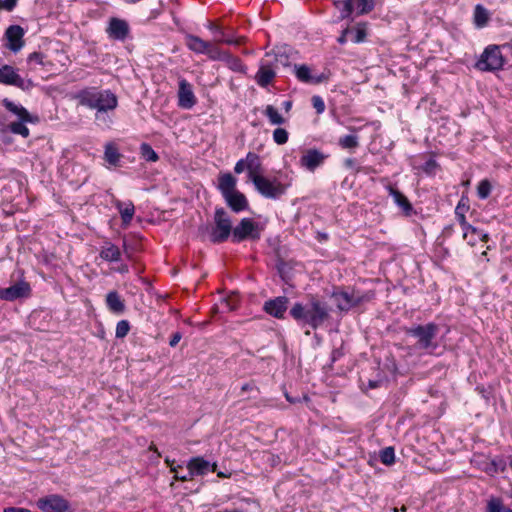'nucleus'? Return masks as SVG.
Wrapping results in <instances>:
<instances>
[{
    "label": "nucleus",
    "instance_id": "nucleus-8",
    "mask_svg": "<svg viewBox=\"0 0 512 512\" xmlns=\"http://www.w3.org/2000/svg\"><path fill=\"white\" fill-rule=\"evenodd\" d=\"M261 238V229L259 224L252 218H242L240 222L233 227L231 242L239 244L246 240L258 241Z\"/></svg>",
    "mask_w": 512,
    "mask_h": 512
},
{
    "label": "nucleus",
    "instance_id": "nucleus-35",
    "mask_svg": "<svg viewBox=\"0 0 512 512\" xmlns=\"http://www.w3.org/2000/svg\"><path fill=\"white\" fill-rule=\"evenodd\" d=\"M489 21V12L481 4H477L474 9V24L478 28L485 27Z\"/></svg>",
    "mask_w": 512,
    "mask_h": 512
},
{
    "label": "nucleus",
    "instance_id": "nucleus-27",
    "mask_svg": "<svg viewBox=\"0 0 512 512\" xmlns=\"http://www.w3.org/2000/svg\"><path fill=\"white\" fill-rule=\"evenodd\" d=\"M246 168L248 170V178L253 182V177H261L262 164L258 154L248 152L246 155Z\"/></svg>",
    "mask_w": 512,
    "mask_h": 512
},
{
    "label": "nucleus",
    "instance_id": "nucleus-11",
    "mask_svg": "<svg viewBox=\"0 0 512 512\" xmlns=\"http://www.w3.org/2000/svg\"><path fill=\"white\" fill-rule=\"evenodd\" d=\"M0 83L23 91H30L35 86L31 79H24L13 66L7 64L0 67Z\"/></svg>",
    "mask_w": 512,
    "mask_h": 512
},
{
    "label": "nucleus",
    "instance_id": "nucleus-29",
    "mask_svg": "<svg viewBox=\"0 0 512 512\" xmlns=\"http://www.w3.org/2000/svg\"><path fill=\"white\" fill-rule=\"evenodd\" d=\"M216 37L217 42L234 46H239L246 41V37L244 36L236 37L233 29L222 28L221 32H219Z\"/></svg>",
    "mask_w": 512,
    "mask_h": 512
},
{
    "label": "nucleus",
    "instance_id": "nucleus-46",
    "mask_svg": "<svg viewBox=\"0 0 512 512\" xmlns=\"http://www.w3.org/2000/svg\"><path fill=\"white\" fill-rule=\"evenodd\" d=\"M375 7V0H358L357 14L364 15L370 13Z\"/></svg>",
    "mask_w": 512,
    "mask_h": 512
},
{
    "label": "nucleus",
    "instance_id": "nucleus-10",
    "mask_svg": "<svg viewBox=\"0 0 512 512\" xmlns=\"http://www.w3.org/2000/svg\"><path fill=\"white\" fill-rule=\"evenodd\" d=\"M293 73L299 82L309 85L326 83L331 76L329 69H325L320 74H316L313 73L312 68L307 64H294Z\"/></svg>",
    "mask_w": 512,
    "mask_h": 512
},
{
    "label": "nucleus",
    "instance_id": "nucleus-39",
    "mask_svg": "<svg viewBox=\"0 0 512 512\" xmlns=\"http://www.w3.org/2000/svg\"><path fill=\"white\" fill-rule=\"evenodd\" d=\"M354 0H333V5L340 9V19H346L350 17L354 10Z\"/></svg>",
    "mask_w": 512,
    "mask_h": 512
},
{
    "label": "nucleus",
    "instance_id": "nucleus-40",
    "mask_svg": "<svg viewBox=\"0 0 512 512\" xmlns=\"http://www.w3.org/2000/svg\"><path fill=\"white\" fill-rule=\"evenodd\" d=\"M486 512H512V509L505 506L501 498L492 497L487 502Z\"/></svg>",
    "mask_w": 512,
    "mask_h": 512
},
{
    "label": "nucleus",
    "instance_id": "nucleus-42",
    "mask_svg": "<svg viewBox=\"0 0 512 512\" xmlns=\"http://www.w3.org/2000/svg\"><path fill=\"white\" fill-rule=\"evenodd\" d=\"M507 469V462L501 456L495 457L491 460L489 467L486 468L488 474H496L504 472Z\"/></svg>",
    "mask_w": 512,
    "mask_h": 512
},
{
    "label": "nucleus",
    "instance_id": "nucleus-47",
    "mask_svg": "<svg viewBox=\"0 0 512 512\" xmlns=\"http://www.w3.org/2000/svg\"><path fill=\"white\" fill-rule=\"evenodd\" d=\"M228 54V51H222L217 47H212L210 44V48H208V52H206V55L209 57V59L213 61H223L226 58V55Z\"/></svg>",
    "mask_w": 512,
    "mask_h": 512
},
{
    "label": "nucleus",
    "instance_id": "nucleus-23",
    "mask_svg": "<svg viewBox=\"0 0 512 512\" xmlns=\"http://www.w3.org/2000/svg\"><path fill=\"white\" fill-rule=\"evenodd\" d=\"M223 198L227 206L235 213H240L249 208V202L246 196L238 190Z\"/></svg>",
    "mask_w": 512,
    "mask_h": 512
},
{
    "label": "nucleus",
    "instance_id": "nucleus-45",
    "mask_svg": "<svg viewBox=\"0 0 512 512\" xmlns=\"http://www.w3.org/2000/svg\"><path fill=\"white\" fill-rule=\"evenodd\" d=\"M380 461L385 465H391L395 462L394 448L389 446L382 449L379 453Z\"/></svg>",
    "mask_w": 512,
    "mask_h": 512
},
{
    "label": "nucleus",
    "instance_id": "nucleus-62",
    "mask_svg": "<svg viewBox=\"0 0 512 512\" xmlns=\"http://www.w3.org/2000/svg\"><path fill=\"white\" fill-rule=\"evenodd\" d=\"M116 271L120 274H127L129 272V266L125 263H122L116 268Z\"/></svg>",
    "mask_w": 512,
    "mask_h": 512
},
{
    "label": "nucleus",
    "instance_id": "nucleus-25",
    "mask_svg": "<svg viewBox=\"0 0 512 512\" xmlns=\"http://www.w3.org/2000/svg\"><path fill=\"white\" fill-rule=\"evenodd\" d=\"M105 302L108 310L115 315H121L126 310L125 302L116 290L107 293Z\"/></svg>",
    "mask_w": 512,
    "mask_h": 512
},
{
    "label": "nucleus",
    "instance_id": "nucleus-20",
    "mask_svg": "<svg viewBox=\"0 0 512 512\" xmlns=\"http://www.w3.org/2000/svg\"><path fill=\"white\" fill-rule=\"evenodd\" d=\"M386 189L393 198L394 203L402 210L404 216L410 217L416 213L409 199L395 185L388 184Z\"/></svg>",
    "mask_w": 512,
    "mask_h": 512
},
{
    "label": "nucleus",
    "instance_id": "nucleus-7",
    "mask_svg": "<svg viewBox=\"0 0 512 512\" xmlns=\"http://www.w3.org/2000/svg\"><path fill=\"white\" fill-rule=\"evenodd\" d=\"M501 45H488L475 63V69L482 72H495L502 70L505 58L500 49Z\"/></svg>",
    "mask_w": 512,
    "mask_h": 512
},
{
    "label": "nucleus",
    "instance_id": "nucleus-14",
    "mask_svg": "<svg viewBox=\"0 0 512 512\" xmlns=\"http://www.w3.org/2000/svg\"><path fill=\"white\" fill-rule=\"evenodd\" d=\"M297 51H295L289 45L276 46L271 52H267L265 57L269 58L273 56L274 66L277 64L283 67H290L291 61L296 59Z\"/></svg>",
    "mask_w": 512,
    "mask_h": 512
},
{
    "label": "nucleus",
    "instance_id": "nucleus-18",
    "mask_svg": "<svg viewBox=\"0 0 512 512\" xmlns=\"http://www.w3.org/2000/svg\"><path fill=\"white\" fill-rule=\"evenodd\" d=\"M274 67V62L272 61L267 59L260 61L259 69L255 75V81L260 87L266 88L272 83L276 77V71Z\"/></svg>",
    "mask_w": 512,
    "mask_h": 512
},
{
    "label": "nucleus",
    "instance_id": "nucleus-55",
    "mask_svg": "<svg viewBox=\"0 0 512 512\" xmlns=\"http://www.w3.org/2000/svg\"><path fill=\"white\" fill-rule=\"evenodd\" d=\"M353 33V30L350 29V27H347L345 28L342 32H341V35L337 38V42L341 45H344L346 42H347V36L349 34H352Z\"/></svg>",
    "mask_w": 512,
    "mask_h": 512
},
{
    "label": "nucleus",
    "instance_id": "nucleus-33",
    "mask_svg": "<svg viewBox=\"0 0 512 512\" xmlns=\"http://www.w3.org/2000/svg\"><path fill=\"white\" fill-rule=\"evenodd\" d=\"M353 30L351 35L352 42L359 44L366 41L368 36V22H358L355 26L350 27Z\"/></svg>",
    "mask_w": 512,
    "mask_h": 512
},
{
    "label": "nucleus",
    "instance_id": "nucleus-21",
    "mask_svg": "<svg viewBox=\"0 0 512 512\" xmlns=\"http://www.w3.org/2000/svg\"><path fill=\"white\" fill-rule=\"evenodd\" d=\"M187 469L190 470L194 476H203L208 472H215L217 469V464L210 463L203 457L197 456L191 458L188 461Z\"/></svg>",
    "mask_w": 512,
    "mask_h": 512
},
{
    "label": "nucleus",
    "instance_id": "nucleus-56",
    "mask_svg": "<svg viewBox=\"0 0 512 512\" xmlns=\"http://www.w3.org/2000/svg\"><path fill=\"white\" fill-rule=\"evenodd\" d=\"M174 473H175L174 479L181 481V482L192 480L194 477V475L192 474V472L190 470H188V472L183 475H179L177 472H174Z\"/></svg>",
    "mask_w": 512,
    "mask_h": 512
},
{
    "label": "nucleus",
    "instance_id": "nucleus-24",
    "mask_svg": "<svg viewBox=\"0 0 512 512\" xmlns=\"http://www.w3.org/2000/svg\"><path fill=\"white\" fill-rule=\"evenodd\" d=\"M99 257L106 262H119L122 257L121 249L109 240L103 242Z\"/></svg>",
    "mask_w": 512,
    "mask_h": 512
},
{
    "label": "nucleus",
    "instance_id": "nucleus-37",
    "mask_svg": "<svg viewBox=\"0 0 512 512\" xmlns=\"http://www.w3.org/2000/svg\"><path fill=\"white\" fill-rule=\"evenodd\" d=\"M338 145L345 150H355L359 147V136L356 134L341 136L338 139Z\"/></svg>",
    "mask_w": 512,
    "mask_h": 512
},
{
    "label": "nucleus",
    "instance_id": "nucleus-49",
    "mask_svg": "<svg viewBox=\"0 0 512 512\" xmlns=\"http://www.w3.org/2000/svg\"><path fill=\"white\" fill-rule=\"evenodd\" d=\"M288 138H289V133L284 128L279 127L273 131V140L278 145H283V144L287 143Z\"/></svg>",
    "mask_w": 512,
    "mask_h": 512
},
{
    "label": "nucleus",
    "instance_id": "nucleus-54",
    "mask_svg": "<svg viewBox=\"0 0 512 512\" xmlns=\"http://www.w3.org/2000/svg\"><path fill=\"white\" fill-rule=\"evenodd\" d=\"M18 0H0V8L6 11H13L17 6Z\"/></svg>",
    "mask_w": 512,
    "mask_h": 512
},
{
    "label": "nucleus",
    "instance_id": "nucleus-38",
    "mask_svg": "<svg viewBox=\"0 0 512 512\" xmlns=\"http://www.w3.org/2000/svg\"><path fill=\"white\" fill-rule=\"evenodd\" d=\"M263 113L267 116L272 125H283L286 123V119L279 114L278 110L273 105H267Z\"/></svg>",
    "mask_w": 512,
    "mask_h": 512
},
{
    "label": "nucleus",
    "instance_id": "nucleus-58",
    "mask_svg": "<svg viewBox=\"0 0 512 512\" xmlns=\"http://www.w3.org/2000/svg\"><path fill=\"white\" fill-rule=\"evenodd\" d=\"M181 338H182L181 332L177 331V332L173 333L171 335V338H170V341H169V345L171 347H176L177 344L180 342Z\"/></svg>",
    "mask_w": 512,
    "mask_h": 512
},
{
    "label": "nucleus",
    "instance_id": "nucleus-5",
    "mask_svg": "<svg viewBox=\"0 0 512 512\" xmlns=\"http://www.w3.org/2000/svg\"><path fill=\"white\" fill-rule=\"evenodd\" d=\"M2 105L5 109L18 117V121L11 122L8 124L7 129L16 135H21L23 138H27L30 134L26 123H37L39 117L32 115L28 110L20 104H16L13 101L5 98L2 100Z\"/></svg>",
    "mask_w": 512,
    "mask_h": 512
},
{
    "label": "nucleus",
    "instance_id": "nucleus-6",
    "mask_svg": "<svg viewBox=\"0 0 512 512\" xmlns=\"http://www.w3.org/2000/svg\"><path fill=\"white\" fill-rule=\"evenodd\" d=\"M330 297L334 299L336 307L339 311L348 312L354 307H357L366 302H370L372 299H374L375 292L370 290L365 293H360L354 289L349 292L348 290L336 287L330 294Z\"/></svg>",
    "mask_w": 512,
    "mask_h": 512
},
{
    "label": "nucleus",
    "instance_id": "nucleus-28",
    "mask_svg": "<svg viewBox=\"0 0 512 512\" xmlns=\"http://www.w3.org/2000/svg\"><path fill=\"white\" fill-rule=\"evenodd\" d=\"M185 44L189 50L197 54H206L210 48V42L204 41L200 37L188 34L185 36Z\"/></svg>",
    "mask_w": 512,
    "mask_h": 512
},
{
    "label": "nucleus",
    "instance_id": "nucleus-34",
    "mask_svg": "<svg viewBox=\"0 0 512 512\" xmlns=\"http://www.w3.org/2000/svg\"><path fill=\"white\" fill-rule=\"evenodd\" d=\"M470 209L469 198L466 195H462L456 208L455 218L459 224H464L466 221V212Z\"/></svg>",
    "mask_w": 512,
    "mask_h": 512
},
{
    "label": "nucleus",
    "instance_id": "nucleus-63",
    "mask_svg": "<svg viewBox=\"0 0 512 512\" xmlns=\"http://www.w3.org/2000/svg\"><path fill=\"white\" fill-rule=\"evenodd\" d=\"M477 240L479 239L482 242H487L489 240V235L480 230V233L476 234Z\"/></svg>",
    "mask_w": 512,
    "mask_h": 512
},
{
    "label": "nucleus",
    "instance_id": "nucleus-52",
    "mask_svg": "<svg viewBox=\"0 0 512 512\" xmlns=\"http://www.w3.org/2000/svg\"><path fill=\"white\" fill-rule=\"evenodd\" d=\"M311 103L317 114H322L325 111V103L322 97L318 95L312 96Z\"/></svg>",
    "mask_w": 512,
    "mask_h": 512
},
{
    "label": "nucleus",
    "instance_id": "nucleus-57",
    "mask_svg": "<svg viewBox=\"0 0 512 512\" xmlns=\"http://www.w3.org/2000/svg\"><path fill=\"white\" fill-rule=\"evenodd\" d=\"M246 168V160L245 159H240L236 162L235 166H234V172L236 174H241Z\"/></svg>",
    "mask_w": 512,
    "mask_h": 512
},
{
    "label": "nucleus",
    "instance_id": "nucleus-1",
    "mask_svg": "<svg viewBox=\"0 0 512 512\" xmlns=\"http://www.w3.org/2000/svg\"><path fill=\"white\" fill-rule=\"evenodd\" d=\"M332 307L318 295L308 294L306 303L295 302L290 316L302 327L317 330L331 318Z\"/></svg>",
    "mask_w": 512,
    "mask_h": 512
},
{
    "label": "nucleus",
    "instance_id": "nucleus-30",
    "mask_svg": "<svg viewBox=\"0 0 512 512\" xmlns=\"http://www.w3.org/2000/svg\"><path fill=\"white\" fill-rule=\"evenodd\" d=\"M114 204L121 215L122 223L124 225L130 224L135 213L134 204L131 201L123 203L120 200H116Z\"/></svg>",
    "mask_w": 512,
    "mask_h": 512
},
{
    "label": "nucleus",
    "instance_id": "nucleus-16",
    "mask_svg": "<svg viewBox=\"0 0 512 512\" xmlns=\"http://www.w3.org/2000/svg\"><path fill=\"white\" fill-rule=\"evenodd\" d=\"M327 158L328 154H325L316 148H311L306 150L301 156L300 165L308 171L314 172L318 167L324 164Z\"/></svg>",
    "mask_w": 512,
    "mask_h": 512
},
{
    "label": "nucleus",
    "instance_id": "nucleus-15",
    "mask_svg": "<svg viewBox=\"0 0 512 512\" xmlns=\"http://www.w3.org/2000/svg\"><path fill=\"white\" fill-rule=\"evenodd\" d=\"M24 35L25 31L20 25H10L5 31L6 48L14 53L19 52L25 44Z\"/></svg>",
    "mask_w": 512,
    "mask_h": 512
},
{
    "label": "nucleus",
    "instance_id": "nucleus-48",
    "mask_svg": "<svg viewBox=\"0 0 512 512\" xmlns=\"http://www.w3.org/2000/svg\"><path fill=\"white\" fill-rule=\"evenodd\" d=\"M130 327L128 320H120L116 325L115 337L118 339L126 337L130 331Z\"/></svg>",
    "mask_w": 512,
    "mask_h": 512
},
{
    "label": "nucleus",
    "instance_id": "nucleus-50",
    "mask_svg": "<svg viewBox=\"0 0 512 512\" xmlns=\"http://www.w3.org/2000/svg\"><path fill=\"white\" fill-rule=\"evenodd\" d=\"M438 168L439 165L433 158H429L422 166L423 172L427 175H435Z\"/></svg>",
    "mask_w": 512,
    "mask_h": 512
},
{
    "label": "nucleus",
    "instance_id": "nucleus-19",
    "mask_svg": "<svg viewBox=\"0 0 512 512\" xmlns=\"http://www.w3.org/2000/svg\"><path fill=\"white\" fill-rule=\"evenodd\" d=\"M196 102L191 84L186 79H181L179 81L178 106L183 109H191Z\"/></svg>",
    "mask_w": 512,
    "mask_h": 512
},
{
    "label": "nucleus",
    "instance_id": "nucleus-43",
    "mask_svg": "<svg viewBox=\"0 0 512 512\" xmlns=\"http://www.w3.org/2000/svg\"><path fill=\"white\" fill-rule=\"evenodd\" d=\"M141 157L148 162H156L159 159L158 154L148 143H142L140 145Z\"/></svg>",
    "mask_w": 512,
    "mask_h": 512
},
{
    "label": "nucleus",
    "instance_id": "nucleus-13",
    "mask_svg": "<svg viewBox=\"0 0 512 512\" xmlns=\"http://www.w3.org/2000/svg\"><path fill=\"white\" fill-rule=\"evenodd\" d=\"M31 294V286L26 281H18L15 284L0 289V299L5 301H15L21 298H27Z\"/></svg>",
    "mask_w": 512,
    "mask_h": 512
},
{
    "label": "nucleus",
    "instance_id": "nucleus-36",
    "mask_svg": "<svg viewBox=\"0 0 512 512\" xmlns=\"http://www.w3.org/2000/svg\"><path fill=\"white\" fill-rule=\"evenodd\" d=\"M463 230V239L467 241V243L471 246H474L477 242L476 234L480 233V229L469 224L467 220L464 224H460Z\"/></svg>",
    "mask_w": 512,
    "mask_h": 512
},
{
    "label": "nucleus",
    "instance_id": "nucleus-51",
    "mask_svg": "<svg viewBox=\"0 0 512 512\" xmlns=\"http://www.w3.org/2000/svg\"><path fill=\"white\" fill-rule=\"evenodd\" d=\"M45 57L46 56L42 52L35 51V52L29 54V56L27 58V62L29 64L35 63L38 65L44 66L45 65V63H44Z\"/></svg>",
    "mask_w": 512,
    "mask_h": 512
},
{
    "label": "nucleus",
    "instance_id": "nucleus-53",
    "mask_svg": "<svg viewBox=\"0 0 512 512\" xmlns=\"http://www.w3.org/2000/svg\"><path fill=\"white\" fill-rule=\"evenodd\" d=\"M136 250V247L129 244L127 242V240L124 238L123 239V253L125 255V257L128 259V260H132L133 259V253L134 251Z\"/></svg>",
    "mask_w": 512,
    "mask_h": 512
},
{
    "label": "nucleus",
    "instance_id": "nucleus-9",
    "mask_svg": "<svg viewBox=\"0 0 512 512\" xmlns=\"http://www.w3.org/2000/svg\"><path fill=\"white\" fill-rule=\"evenodd\" d=\"M253 184L256 190L267 199H279L287 191L288 185L280 182L277 178L253 177Z\"/></svg>",
    "mask_w": 512,
    "mask_h": 512
},
{
    "label": "nucleus",
    "instance_id": "nucleus-12",
    "mask_svg": "<svg viewBox=\"0 0 512 512\" xmlns=\"http://www.w3.org/2000/svg\"><path fill=\"white\" fill-rule=\"evenodd\" d=\"M36 505L42 512H67L70 510L69 501L58 494H50L39 498Z\"/></svg>",
    "mask_w": 512,
    "mask_h": 512
},
{
    "label": "nucleus",
    "instance_id": "nucleus-60",
    "mask_svg": "<svg viewBox=\"0 0 512 512\" xmlns=\"http://www.w3.org/2000/svg\"><path fill=\"white\" fill-rule=\"evenodd\" d=\"M253 389H256V386L253 382H249V383H244L242 386H241V391L242 392H248V391H251Z\"/></svg>",
    "mask_w": 512,
    "mask_h": 512
},
{
    "label": "nucleus",
    "instance_id": "nucleus-3",
    "mask_svg": "<svg viewBox=\"0 0 512 512\" xmlns=\"http://www.w3.org/2000/svg\"><path fill=\"white\" fill-rule=\"evenodd\" d=\"M201 235L207 233L212 244H221L231 239L233 232L232 220L223 207H217L214 212L213 224L202 225L198 229Z\"/></svg>",
    "mask_w": 512,
    "mask_h": 512
},
{
    "label": "nucleus",
    "instance_id": "nucleus-61",
    "mask_svg": "<svg viewBox=\"0 0 512 512\" xmlns=\"http://www.w3.org/2000/svg\"><path fill=\"white\" fill-rule=\"evenodd\" d=\"M208 29L217 36L218 33L221 32L222 27H220L214 23H209Z\"/></svg>",
    "mask_w": 512,
    "mask_h": 512
},
{
    "label": "nucleus",
    "instance_id": "nucleus-32",
    "mask_svg": "<svg viewBox=\"0 0 512 512\" xmlns=\"http://www.w3.org/2000/svg\"><path fill=\"white\" fill-rule=\"evenodd\" d=\"M276 269L281 280L286 284H290L293 279L292 264L283 259H278L276 262Z\"/></svg>",
    "mask_w": 512,
    "mask_h": 512
},
{
    "label": "nucleus",
    "instance_id": "nucleus-22",
    "mask_svg": "<svg viewBox=\"0 0 512 512\" xmlns=\"http://www.w3.org/2000/svg\"><path fill=\"white\" fill-rule=\"evenodd\" d=\"M129 25L125 20L112 18L109 22L107 32L109 36L116 40H124L129 34Z\"/></svg>",
    "mask_w": 512,
    "mask_h": 512
},
{
    "label": "nucleus",
    "instance_id": "nucleus-41",
    "mask_svg": "<svg viewBox=\"0 0 512 512\" xmlns=\"http://www.w3.org/2000/svg\"><path fill=\"white\" fill-rule=\"evenodd\" d=\"M229 69L234 72L245 73L246 67L239 57H236L228 52L224 60Z\"/></svg>",
    "mask_w": 512,
    "mask_h": 512
},
{
    "label": "nucleus",
    "instance_id": "nucleus-17",
    "mask_svg": "<svg viewBox=\"0 0 512 512\" xmlns=\"http://www.w3.org/2000/svg\"><path fill=\"white\" fill-rule=\"evenodd\" d=\"M289 298L286 296H278L265 301L263 310L270 316L277 319H284L288 309Z\"/></svg>",
    "mask_w": 512,
    "mask_h": 512
},
{
    "label": "nucleus",
    "instance_id": "nucleus-44",
    "mask_svg": "<svg viewBox=\"0 0 512 512\" xmlns=\"http://www.w3.org/2000/svg\"><path fill=\"white\" fill-rule=\"evenodd\" d=\"M492 191V185L488 179H483L477 186V196L480 199H487Z\"/></svg>",
    "mask_w": 512,
    "mask_h": 512
},
{
    "label": "nucleus",
    "instance_id": "nucleus-64",
    "mask_svg": "<svg viewBox=\"0 0 512 512\" xmlns=\"http://www.w3.org/2000/svg\"><path fill=\"white\" fill-rule=\"evenodd\" d=\"M381 380H369L368 381V388L369 389H376L380 386Z\"/></svg>",
    "mask_w": 512,
    "mask_h": 512
},
{
    "label": "nucleus",
    "instance_id": "nucleus-4",
    "mask_svg": "<svg viewBox=\"0 0 512 512\" xmlns=\"http://www.w3.org/2000/svg\"><path fill=\"white\" fill-rule=\"evenodd\" d=\"M439 332V326L434 322L427 324L412 325L405 329V333L416 339L415 347L419 350H425L433 353L438 348L436 337Z\"/></svg>",
    "mask_w": 512,
    "mask_h": 512
},
{
    "label": "nucleus",
    "instance_id": "nucleus-26",
    "mask_svg": "<svg viewBox=\"0 0 512 512\" xmlns=\"http://www.w3.org/2000/svg\"><path fill=\"white\" fill-rule=\"evenodd\" d=\"M236 186L237 179L231 173L227 172L219 174L218 189L223 197L237 191Z\"/></svg>",
    "mask_w": 512,
    "mask_h": 512
},
{
    "label": "nucleus",
    "instance_id": "nucleus-2",
    "mask_svg": "<svg viewBox=\"0 0 512 512\" xmlns=\"http://www.w3.org/2000/svg\"><path fill=\"white\" fill-rule=\"evenodd\" d=\"M73 99L78 105L91 110H96L95 119L103 120L107 123L104 114L113 111L118 106V98L115 93L109 89H99L97 87H85L73 95ZM108 122H111L109 119Z\"/></svg>",
    "mask_w": 512,
    "mask_h": 512
},
{
    "label": "nucleus",
    "instance_id": "nucleus-31",
    "mask_svg": "<svg viewBox=\"0 0 512 512\" xmlns=\"http://www.w3.org/2000/svg\"><path fill=\"white\" fill-rule=\"evenodd\" d=\"M122 155L115 143L109 142L105 145L104 160L112 166H119Z\"/></svg>",
    "mask_w": 512,
    "mask_h": 512
},
{
    "label": "nucleus",
    "instance_id": "nucleus-59",
    "mask_svg": "<svg viewBox=\"0 0 512 512\" xmlns=\"http://www.w3.org/2000/svg\"><path fill=\"white\" fill-rule=\"evenodd\" d=\"M344 166L347 169H354L356 166V160L354 158H347L344 160Z\"/></svg>",
    "mask_w": 512,
    "mask_h": 512
}]
</instances>
